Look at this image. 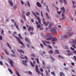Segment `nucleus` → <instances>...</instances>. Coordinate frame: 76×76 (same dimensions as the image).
Segmentation results:
<instances>
[{
  "label": "nucleus",
  "mask_w": 76,
  "mask_h": 76,
  "mask_svg": "<svg viewBox=\"0 0 76 76\" xmlns=\"http://www.w3.org/2000/svg\"><path fill=\"white\" fill-rule=\"evenodd\" d=\"M42 63H43V65H44V66H45V63L44 62V61H42Z\"/></svg>",
  "instance_id": "e2e57ef3"
},
{
  "label": "nucleus",
  "mask_w": 76,
  "mask_h": 76,
  "mask_svg": "<svg viewBox=\"0 0 76 76\" xmlns=\"http://www.w3.org/2000/svg\"><path fill=\"white\" fill-rule=\"evenodd\" d=\"M62 16L63 17L64 19H65V18H64V14L62 13Z\"/></svg>",
  "instance_id": "4c0bfd02"
},
{
  "label": "nucleus",
  "mask_w": 76,
  "mask_h": 76,
  "mask_svg": "<svg viewBox=\"0 0 76 76\" xmlns=\"http://www.w3.org/2000/svg\"><path fill=\"white\" fill-rule=\"evenodd\" d=\"M11 28L12 29L14 28V26L13 25H11Z\"/></svg>",
  "instance_id": "603ef678"
},
{
  "label": "nucleus",
  "mask_w": 76,
  "mask_h": 76,
  "mask_svg": "<svg viewBox=\"0 0 76 76\" xmlns=\"http://www.w3.org/2000/svg\"><path fill=\"white\" fill-rule=\"evenodd\" d=\"M36 72L37 73H38L39 74V75H40L41 74V72L40 71H38V70Z\"/></svg>",
  "instance_id": "864d4df0"
},
{
  "label": "nucleus",
  "mask_w": 76,
  "mask_h": 76,
  "mask_svg": "<svg viewBox=\"0 0 76 76\" xmlns=\"http://www.w3.org/2000/svg\"><path fill=\"white\" fill-rule=\"evenodd\" d=\"M49 53L50 54H52V53H53V51L50 50L49 51Z\"/></svg>",
  "instance_id": "09e8293b"
},
{
  "label": "nucleus",
  "mask_w": 76,
  "mask_h": 76,
  "mask_svg": "<svg viewBox=\"0 0 76 76\" xmlns=\"http://www.w3.org/2000/svg\"><path fill=\"white\" fill-rule=\"evenodd\" d=\"M16 38L17 39V40L18 41L19 43L21 41V40H20L19 38L17 37Z\"/></svg>",
  "instance_id": "9b49d317"
},
{
  "label": "nucleus",
  "mask_w": 76,
  "mask_h": 76,
  "mask_svg": "<svg viewBox=\"0 0 76 76\" xmlns=\"http://www.w3.org/2000/svg\"><path fill=\"white\" fill-rule=\"evenodd\" d=\"M1 34V35H3L4 34V30H3V29L2 30Z\"/></svg>",
  "instance_id": "a19ab883"
},
{
  "label": "nucleus",
  "mask_w": 76,
  "mask_h": 76,
  "mask_svg": "<svg viewBox=\"0 0 76 76\" xmlns=\"http://www.w3.org/2000/svg\"><path fill=\"white\" fill-rule=\"evenodd\" d=\"M71 41L72 43H73L75 45H76V39L75 40L73 39H72Z\"/></svg>",
  "instance_id": "20e7f679"
},
{
  "label": "nucleus",
  "mask_w": 76,
  "mask_h": 76,
  "mask_svg": "<svg viewBox=\"0 0 76 76\" xmlns=\"http://www.w3.org/2000/svg\"><path fill=\"white\" fill-rule=\"evenodd\" d=\"M45 72L47 76H49V75H48V74H49V73H48V71H45Z\"/></svg>",
  "instance_id": "7c9ffc66"
},
{
  "label": "nucleus",
  "mask_w": 76,
  "mask_h": 76,
  "mask_svg": "<svg viewBox=\"0 0 76 76\" xmlns=\"http://www.w3.org/2000/svg\"><path fill=\"white\" fill-rule=\"evenodd\" d=\"M63 0L65 4L66 5L67 4V1H66V0Z\"/></svg>",
  "instance_id": "c756f323"
},
{
  "label": "nucleus",
  "mask_w": 76,
  "mask_h": 76,
  "mask_svg": "<svg viewBox=\"0 0 76 76\" xmlns=\"http://www.w3.org/2000/svg\"><path fill=\"white\" fill-rule=\"evenodd\" d=\"M51 74L52 75H54V76H55L56 75H55V73H54V72H51Z\"/></svg>",
  "instance_id": "ea45409f"
},
{
  "label": "nucleus",
  "mask_w": 76,
  "mask_h": 76,
  "mask_svg": "<svg viewBox=\"0 0 76 76\" xmlns=\"http://www.w3.org/2000/svg\"><path fill=\"white\" fill-rule=\"evenodd\" d=\"M52 26V24L51 23H49V28H50V27H51V26Z\"/></svg>",
  "instance_id": "052dcab7"
},
{
  "label": "nucleus",
  "mask_w": 76,
  "mask_h": 76,
  "mask_svg": "<svg viewBox=\"0 0 76 76\" xmlns=\"http://www.w3.org/2000/svg\"><path fill=\"white\" fill-rule=\"evenodd\" d=\"M64 38H65V39H66V38H67V35H64Z\"/></svg>",
  "instance_id": "338daca9"
},
{
  "label": "nucleus",
  "mask_w": 76,
  "mask_h": 76,
  "mask_svg": "<svg viewBox=\"0 0 76 76\" xmlns=\"http://www.w3.org/2000/svg\"><path fill=\"white\" fill-rule=\"evenodd\" d=\"M5 52L6 53V54H7V55H9V53H8V52H7V50H5Z\"/></svg>",
  "instance_id": "37998d69"
},
{
  "label": "nucleus",
  "mask_w": 76,
  "mask_h": 76,
  "mask_svg": "<svg viewBox=\"0 0 76 76\" xmlns=\"http://www.w3.org/2000/svg\"><path fill=\"white\" fill-rule=\"evenodd\" d=\"M31 27H29V28L28 29V31H31Z\"/></svg>",
  "instance_id": "13d9d810"
},
{
  "label": "nucleus",
  "mask_w": 76,
  "mask_h": 76,
  "mask_svg": "<svg viewBox=\"0 0 76 76\" xmlns=\"http://www.w3.org/2000/svg\"><path fill=\"white\" fill-rule=\"evenodd\" d=\"M26 16H29L30 15V12H28L26 14Z\"/></svg>",
  "instance_id": "a211bd4d"
},
{
  "label": "nucleus",
  "mask_w": 76,
  "mask_h": 76,
  "mask_svg": "<svg viewBox=\"0 0 76 76\" xmlns=\"http://www.w3.org/2000/svg\"><path fill=\"white\" fill-rule=\"evenodd\" d=\"M25 40L27 43H28V44H31V42H30V40H29L28 39V38L26 37V38H25Z\"/></svg>",
  "instance_id": "7ed1b4c3"
},
{
  "label": "nucleus",
  "mask_w": 76,
  "mask_h": 76,
  "mask_svg": "<svg viewBox=\"0 0 76 76\" xmlns=\"http://www.w3.org/2000/svg\"><path fill=\"white\" fill-rule=\"evenodd\" d=\"M18 51H19L20 53H23V54H24V53H25L24 51L21 49H20V50H18Z\"/></svg>",
  "instance_id": "9d476101"
},
{
  "label": "nucleus",
  "mask_w": 76,
  "mask_h": 76,
  "mask_svg": "<svg viewBox=\"0 0 76 76\" xmlns=\"http://www.w3.org/2000/svg\"><path fill=\"white\" fill-rule=\"evenodd\" d=\"M16 7H17L16 6H14L12 8V10H15V9H16Z\"/></svg>",
  "instance_id": "bb28decb"
},
{
  "label": "nucleus",
  "mask_w": 76,
  "mask_h": 76,
  "mask_svg": "<svg viewBox=\"0 0 76 76\" xmlns=\"http://www.w3.org/2000/svg\"><path fill=\"white\" fill-rule=\"evenodd\" d=\"M16 72V75H18V76H21L20 75V74H19L18 72V71H16V72Z\"/></svg>",
  "instance_id": "f3484780"
},
{
  "label": "nucleus",
  "mask_w": 76,
  "mask_h": 76,
  "mask_svg": "<svg viewBox=\"0 0 76 76\" xmlns=\"http://www.w3.org/2000/svg\"><path fill=\"white\" fill-rule=\"evenodd\" d=\"M67 29L69 31H70L72 30V28L69 27H67Z\"/></svg>",
  "instance_id": "ddd939ff"
},
{
  "label": "nucleus",
  "mask_w": 76,
  "mask_h": 76,
  "mask_svg": "<svg viewBox=\"0 0 76 76\" xmlns=\"http://www.w3.org/2000/svg\"><path fill=\"white\" fill-rule=\"evenodd\" d=\"M72 47H73V48H75V49H76V46H75V45H72Z\"/></svg>",
  "instance_id": "79ce46f5"
},
{
  "label": "nucleus",
  "mask_w": 76,
  "mask_h": 76,
  "mask_svg": "<svg viewBox=\"0 0 76 76\" xmlns=\"http://www.w3.org/2000/svg\"><path fill=\"white\" fill-rule=\"evenodd\" d=\"M22 16L24 19H26V17H25V14H22Z\"/></svg>",
  "instance_id": "2eb2a0df"
},
{
  "label": "nucleus",
  "mask_w": 76,
  "mask_h": 76,
  "mask_svg": "<svg viewBox=\"0 0 76 76\" xmlns=\"http://www.w3.org/2000/svg\"><path fill=\"white\" fill-rule=\"evenodd\" d=\"M0 65H1V66H3V63H2V61H0Z\"/></svg>",
  "instance_id": "5fc2aeb1"
},
{
  "label": "nucleus",
  "mask_w": 76,
  "mask_h": 76,
  "mask_svg": "<svg viewBox=\"0 0 76 76\" xmlns=\"http://www.w3.org/2000/svg\"><path fill=\"white\" fill-rule=\"evenodd\" d=\"M42 42L43 43L44 45H47V44H46L44 42V41H42Z\"/></svg>",
  "instance_id": "6e6d98bb"
},
{
  "label": "nucleus",
  "mask_w": 76,
  "mask_h": 76,
  "mask_svg": "<svg viewBox=\"0 0 76 76\" xmlns=\"http://www.w3.org/2000/svg\"><path fill=\"white\" fill-rule=\"evenodd\" d=\"M73 53H72V52H71L70 53H69L67 54V55L68 56H71V55H72V54Z\"/></svg>",
  "instance_id": "4468645a"
},
{
  "label": "nucleus",
  "mask_w": 76,
  "mask_h": 76,
  "mask_svg": "<svg viewBox=\"0 0 76 76\" xmlns=\"http://www.w3.org/2000/svg\"><path fill=\"white\" fill-rule=\"evenodd\" d=\"M41 14L42 17H44V16L43 15V14H42V10L41 11Z\"/></svg>",
  "instance_id": "c03bdc74"
},
{
  "label": "nucleus",
  "mask_w": 76,
  "mask_h": 76,
  "mask_svg": "<svg viewBox=\"0 0 76 76\" xmlns=\"http://www.w3.org/2000/svg\"><path fill=\"white\" fill-rule=\"evenodd\" d=\"M47 68L48 69V70H50V66H47Z\"/></svg>",
  "instance_id": "4d7b16f0"
},
{
  "label": "nucleus",
  "mask_w": 76,
  "mask_h": 76,
  "mask_svg": "<svg viewBox=\"0 0 76 76\" xmlns=\"http://www.w3.org/2000/svg\"><path fill=\"white\" fill-rule=\"evenodd\" d=\"M7 44L8 47H9V48H10V49H12V47H11V46H10V45H9V43H7Z\"/></svg>",
  "instance_id": "dca6fc26"
},
{
  "label": "nucleus",
  "mask_w": 76,
  "mask_h": 76,
  "mask_svg": "<svg viewBox=\"0 0 76 76\" xmlns=\"http://www.w3.org/2000/svg\"><path fill=\"white\" fill-rule=\"evenodd\" d=\"M56 29H57V28L55 27L53 28V29L50 30V31L51 32H52V33H55L56 32H57V31L56 30Z\"/></svg>",
  "instance_id": "f257e3e1"
},
{
  "label": "nucleus",
  "mask_w": 76,
  "mask_h": 76,
  "mask_svg": "<svg viewBox=\"0 0 76 76\" xmlns=\"http://www.w3.org/2000/svg\"><path fill=\"white\" fill-rule=\"evenodd\" d=\"M61 12H62V11H57V13L59 15H60L61 13Z\"/></svg>",
  "instance_id": "c85d7f7f"
},
{
  "label": "nucleus",
  "mask_w": 76,
  "mask_h": 76,
  "mask_svg": "<svg viewBox=\"0 0 76 76\" xmlns=\"http://www.w3.org/2000/svg\"><path fill=\"white\" fill-rule=\"evenodd\" d=\"M46 10L48 11V12H49V8H48V5H46Z\"/></svg>",
  "instance_id": "f8f14e48"
},
{
  "label": "nucleus",
  "mask_w": 76,
  "mask_h": 76,
  "mask_svg": "<svg viewBox=\"0 0 76 76\" xmlns=\"http://www.w3.org/2000/svg\"><path fill=\"white\" fill-rule=\"evenodd\" d=\"M31 56H32V57H36V56L35 55V54H34V53L31 54Z\"/></svg>",
  "instance_id": "473e14b6"
},
{
  "label": "nucleus",
  "mask_w": 76,
  "mask_h": 76,
  "mask_svg": "<svg viewBox=\"0 0 76 76\" xmlns=\"http://www.w3.org/2000/svg\"><path fill=\"white\" fill-rule=\"evenodd\" d=\"M57 40V39L56 38H54L52 39V41H56Z\"/></svg>",
  "instance_id": "cd10ccee"
},
{
  "label": "nucleus",
  "mask_w": 76,
  "mask_h": 76,
  "mask_svg": "<svg viewBox=\"0 0 76 76\" xmlns=\"http://www.w3.org/2000/svg\"><path fill=\"white\" fill-rule=\"evenodd\" d=\"M43 24L45 26H48V24L47 23H46V22H45V21H44L43 22Z\"/></svg>",
  "instance_id": "4be33fe9"
},
{
  "label": "nucleus",
  "mask_w": 76,
  "mask_h": 76,
  "mask_svg": "<svg viewBox=\"0 0 76 76\" xmlns=\"http://www.w3.org/2000/svg\"><path fill=\"white\" fill-rule=\"evenodd\" d=\"M35 70H36V72H37V70H38V66H37V65L36 66Z\"/></svg>",
  "instance_id": "412c9836"
},
{
  "label": "nucleus",
  "mask_w": 76,
  "mask_h": 76,
  "mask_svg": "<svg viewBox=\"0 0 76 76\" xmlns=\"http://www.w3.org/2000/svg\"><path fill=\"white\" fill-rule=\"evenodd\" d=\"M23 64H24V65H25V66H28V64H27L25 62H22Z\"/></svg>",
  "instance_id": "393cba45"
},
{
  "label": "nucleus",
  "mask_w": 76,
  "mask_h": 76,
  "mask_svg": "<svg viewBox=\"0 0 76 76\" xmlns=\"http://www.w3.org/2000/svg\"><path fill=\"white\" fill-rule=\"evenodd\" d=\"M23 28L24 29H26V26H23Z\"/></svg>",
  "instance_id": "680f3d73"
},
{
  "label": "nucleus",
  "mask_w": 76,
  "mask_h": 76,
  "mask_svg": "<svg viewBox=\"0 0 76 76\" xmlns=\"http://www.w3.org/2000/svg\"><path fill=\"white\" fill-rule=\"evenodd\" d=\"M11 51L12 53L13 54H15V51H14V50H11Z\"/></svg>",
  "instance_id": "774afa93"
},
{
  "label": "nucleus",
  "mask_w": 76,
  "mask_h": 76,
  "mask_svg": "<svg viewBox=\"0 0 76 76\" xmlns=\"http://www.w3.org/2000/svg\"><path fill=\"white\" fill-rule=\"evenodd\" d=\"M48 37V36H47V35H45L44 36V38H47Z\"/></svg>",
  "instance_id": "8fccbe9b"
},
{
  "label": "nucleus",
  "mask_w": 76,
  "mask_h": 76,
  "mask_svg": "<svg viewBox=\"0 0 76 76\" xmlns=\"http://www.w3.org/2000/svg\"><path fill=\"white\" fill-rule=\"evenodd\" d=\"M19 43V44H21L23 46H25V45H24V44H23V42H21V41Z\"/></svg>",
  "instance_id": "72a5a7b5"
},
{
  "label": "nucleus",
  "mask_w": 76,
  "mask_h": 76,
  "mask_svg": "<svg viewBox=\"0 0 76 76\" xmlns=\"http://www.w3.org/2000/svg\"><path fill=\"white\" fill-rule=\"evenodd\" d=\"M27 5L29 7H31V5H30V3L28 1H27Z\"/></svg>",
  "instance_id": "6ab92c4d"
},
{
  "label": "nucleus",
  "mask_w": 76,
  "mask_h": 76,
  "mask_svg": "<svg viewBox=\"0 0 76 76\" xmlns=\"http://www.w3.org/2000/svg\"><path fill=\"white\" fill-rule=\"evenodd\" d=\"M50 57L51 60H52L53 61H55V60H54V58H53V56H50Z\"/></svg>",
  "instance_id": "b1692460"
},
{
  "label": "nucleus",
  "mask_w": 76,
  "mask_h": 76,
  "mask_svg": "<svg viewBox=\"0 0 76 76\" xmlns=\"http://www.w3.org/2000/svg\"><path fill=\"white\" fill-rule=\"evenodd\" d=\"M47 36H48V37H51L52 36V35H51V34H49L47 35Z\"/></svg>",
  "instance_id": "5701e85b"
},
{
  "label": "nucleus",
  "mask_w": 76,
  "mask_h": 76,
  "mask_svg": "<svg viewBox=\"0 0 76 76\" xmlns=\"http://www.w3.org/2000/svg\"><path fill=\"white\" fill-rule=\"evenodd\" d=\"M41 26V25L40 24H38L37 26V27L38 28V29H39V28H40V27Z\"/></svg>",
  "instance_id": "a878e982"
},
{
  "label": "nucleus",
  "mask_w": 76,
  "mask_h": 76,
  "mask_svg": "<svg viewBox=\"0 0 76 76\" xmlns=\"http://www.w3.org/2000/svg\"><path fill=\"white\" fill-rule=\"evenodd\" d=\"M30 63L31 64V66H32V67H34V64H33V63H32V61H31L30 62Z\"/></svg>",
  "instance_id": "f704fd0d"
},
{
  "label": "nucleus",
  "mask_w": 76,
  "mask_h": 76,
  "mask_svg": "<svg viewBox=\"0 0 76 76\" xmlns=\"http://www.w3.org/2000/svg\"><path fill=\"white\" fill-rule=\"evenodd\" d=\"M37 63H38V64H39V59H38V58H37Z\"/></svg>",
  "instance_id": "49530a36"
},
{
  "label": "nucleus",
  "mask_w": 76,
  "mask_h": 76,
  "mask_svg": "<svg viewBox=\"0 0 76 76\" xmlns=\"http://www.w3.org/2000/svg\"><path fill=\"white\" fill-rule=\"evenodd\" d=\"M9 71L11 73V74H13V72H12V71L11 70V69H8Z\"/></svg>",
  "instance_id": "c9c22d12"
},
{
  "label": "nucleus",
  "mask_w": 76,
  "mask_h": 76,
  "mask_svg": "<svg viewBox=\"0 0 76 76\" xmlns=\"http://www.w3.org/2000/svg\"><path fill=\"white\" fill-rule=\"evenodd\" d=\"M32 13H33V15L35 16H37V15H36V14L34 12H32Z\"/></svg>",
  "instance_id": "58836bf2"
},
{
  "label": "nucleus",
  "mask_w": 76,
  "mask_h": 76,
  "mask_svg": "<svg viewBox=\"0 0 76 76\" xmlns=\"http://www.w3.org/2000/svg\"><path fill=\"white\" fill-rule=\"evenodd\" d=\"M18 36L19 37H20V39H22V37L21 36V35H20V34H18Z\"/></svg>",
  "instance_id": "e433bc0d"
},
{
  "label": "nucleus",
  "mask_w": 76,
  "mask_h": 76,
  "mask_svg": "<svg viewBox=\"0 0 76 76\" xmlns=\"http://www.w3.org/2000/svg\"><path fill=\"white\" fill-rule=\"evenodd\" d=\"M58 38L60 40H63V36L61 35L58 36Z\"/></svg>",
  "instance_id": "423d86ee"
},
{
  "label": "nucleus",
  "mask_w": 76,
  "mask_h": 76,
  "mask_svg": "<svg viewBox=\"0 0 76 76\" xmlns=\"http://www.w3.org/2000/svg\"><path fill=\"white\" fill-rule=\"evenodd\" d=\"M55 51L57 54H59V51H58V50H55Z\"/></svg>",
  "instance_id": "2f4dec72"
},
{
  "label": "nucleus",
  "mask_w": 76,
  "mask_h": 76,
  "mask_svg": "<svg viewBox=\"0 0 76 76\" xmlns=\"http://www.w3.org/2000/svg\"><path fill=\"white\" fill-rule=\"evenodd\" d=\"M61 10H63V13H65V9L64 8V7L61 8Z\"/></svg>",
  "instance_id": "1a4fd4ad"
},
{
  "label": "nucleus",
  "mask_w": 76,
  "mask_h": 76,
  "mask_svg": "<svg viewBox=\"0 0 76 76\" xmlns=\"http://www.w3.org/2000/svg\"><path fill=\"white\" fill-rule=\"evenodd\" d=\"M38 22L39 23V24H41V19H38Z\"/></svg>",
  "instance_id": "a18cd8bd"
},
{
  "label": "nucleus",
  "mask_w": 76,
  "mask_h": 76,
  "mask_svg": "<svg viewBox=\"0 0 76 76\" xmlns=\"http://www.w3.org/2000/svg\"><path fill=\"white\" fill-rule=\"evenodd\" d=\"M64 69L65 70H69V69H68V68L67 67H65V68H64Z\"/></svg>",
  "instance_id": "69168bd1"
},
{
  "label": "nucleus",
  "mask_w": 76,
  "mask_h": 76,
  "mask_svg": "<svg viewBox=\"0 0 76 76\" xmlns=\"http://www.w3.org/2000/svg\"><path fill=\"white\" fill-rule=\"evenodd\" d=\"M25 58L26 60H28V57H27V56H25Z\"/></svg>",
  "instance_id": "bf43d9fd"
},
{
  "label": "nucleus",
  "mask_w": 76,
  "mask_h": 76,
  "mask_svg": "<svg viewBox=\"0 0 76 76\" xmlns=\"http://www.w3.org/2000/svg\"><path fill=\"white\" fill-rule=\"evenodd\" d=\"M10 63L11 64V65L12 67H14V66H13V61L12 60H10Z\"/></svg>",
  "instance_id": "0eeeda50"
},
{
  "label": "nucleus",
  "mask_w": 76,
  "mask_h": 76,
  "mask_svg": "<svg viewBox=\"0 0 76 76\" xmlns=\"http://www.w3.org/2000/svg\"><path fill=\"white\" fill-rule=\"evenodd\" d=\"M11 56H12V57H16V55L13 54H11Z\"/></svg>",
  "instance_id": "3c124183"
},
{
  "label": "nucleus",
  "mask_w": 76,
  "mask_h": 76,
  "mask_svg": "<svg viewBox=\"0 0 76 76\" xmlns=\"http://www.w3.org/2000/svg\"><path fill=\"white\" fill-rule=\"evenodd\" d=\"M70 49L72 50H75V49L73 48L72 47H71L70 48Z\"/></svg>",
  "instance_id": "0e129e2a"
},
{
  "label": "nucleus",
  "mask_w": 76,
  "mask_h": 76,
  "mask_svg": "<svg viewBox=\"0 0 76 76\" xmlns=\"http://www.w3.org/2000/svg\"><path fill=\"white\" fill-rule=\"evenodd\" d=\"M53 39V37H49L46 39L47 40H51Z\"/></svg>",
  "instance_id": "aec40b11"
},
{
  "label": "nucleus",
  "mask_w": 76,
  "mask_h": 76,
  "mask_svg": "<svg viewBox=\"0 0 76 76\" xmlns=\"http://www.w3.org/2000/svg\"><path fill=\"white\" fill-rule=\"evenodd\" d=\"M58 57H60V58H64L63 57L61 56L60 55H58Z\"/></svg>",
  "instance_id": "de8ad7c7"
},
{
  "label": "nucleus",
  "mask_w": 76,
  "mask_h": 76,
  "mask_svg": "<svg viewBox=\"0 0 76 76\" xmlns=\"http://www.w3.org/2000/svg\"><path fill=\"white\" fill-rule=\"evenodd\" d=\"M68 35H69V36H71L73 34V32H67L66 33Z\"/></svg>",
  "instance_id": "6e6552de"
},
{
  "label": "nucleus",
  "mask_w": 76,
  "mask_h": 76,
  "mask_svg": "<svg viewBox=\"0 0 76 76\" xmlns=\"http://www.w3.org/2000/svg\"><path fill=\"white\" fill-rule=\"evenodd\" d=\"M37 7H42L41 4H40V3H39V2H37Z\"/></svg>",
  "instance_id": "39448f33"
},
{
  "label": "nucleus",
  "mask_w": 76,
  "mask_h": 76,
  "mask_svg": "<svg viewBox=\"0 0 76 76\" xmlns=\"http://www.w3.org/2000/svg\"><path fill=\"white\" fill-rule=\"evenodd\" d=\"M8 2L10 6L12 7H13V3L12 2V0H8Z\"/></svg>",
  "instance_id": "f03ea898"
}]
</instances>
